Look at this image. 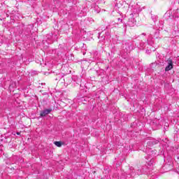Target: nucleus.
<instances>
[{
	"mask_svg": "<svg viewBox=\"0 0 179 179\" xmlns=\"http://www.w3.org/2000/svg\"><path fill=\"white\" fill-rule=\"evenodd\" d=\"M170 13H171V11H167L165 15H169V18L173 19V17H174V15H171Z\"/></svg>",
	"mask_w": 179,
	"mask_h": 179,
	"instance_id": "nucleus-9",
	"label": "nucleus"
},
{
	"mask_svg": "<svg viewBox=\"0 0 179 179\" xmlns=\"http://www.w3.org/2000/svg\"><path fill=\"white\" fill-rule=\"evenodd\" d=\"M101 38H103V40H104V38H103V36L101 37Z\"/></svg>",
	"mask_w": 179,
	"mask_h": 179,
	"instance_id": "nucleus-19",
	"label": "nucleus"
},
{
	"mask_svg": "<svg viewBox=\"0 0 179 179\" xmlns=\"http://www.w3.org/2000/svg\"><path fill=\"white\" fill-rule=\"evenodd\" d=\"M178 159H179V157H178Z\"/></svg>",
	"mask_w": 179,
	"mask_h": 179,
	"instance_id": "nucleus-21",
	"label": "nucleus"
},
{
	"mask_svg": "<svg viewBox=\"0 0 179 179\" xmlns=\"http://www.w3.org/2000/svg\"><path fill=\"white\" fill-rule=\"evenodd\" d=\"M54 145L57 146V148H61V146H62V142H61V141H55Z\"/></svg>",
	"mask_w": 179,
	"mask_h": 179,
	"instance_id": "nucleus-8",
	"label": "nucleus"
},
{
	"mask_svg": "<svg viewBox=\"0 0 179 179\" xmlns=\"http://www.w3.org/2000/svg\"><path fill=\"white\" fill-rule=\"evenodd\" d=\"M51 111H52V109H51V108L45 109V110L41 111L40 117H45V115H48V114H50L51 113Z\"/></svg>",
	"mask_w": 179,
	"mask_h": 179,
	"instance_id": "nucleus-3",
	"label": "nucleus"
},
{
	"mask_svg": "<svg viewBox=\"0 0 179 179\" xmlns=\"http://www.w3.org/2000/svg\"><path fill=\"white\" fill-rule=\"evenodd\" d=\"M82 64H83V65H89V62H87V61H83V62H82Z\"/></svg>",
	"mask_w": 179,
	"mask_h": 179,
	"instance_id": "nucleus-12",
	"label": "nucleus"
},
{
	"mask_svg": "<svg viewBox=\"0 0 179 179\" xmlns=\"http://www.w3.org/2000/svg\"><path fill=\"white\" fill-rule=\"evenodd\" d=\"M118 23H122V19L117 18Z\"/></svg>",
	"mask_w": 179,
	"mask_h": 179,
	"instance_id": "nucleus-13",
	"label": "nucleus"
},
{
	"mask_svg": "<svg viewBox=\"0 0 179 179\" xmlns=\"http://www.w3.org/2000/svg\"><path fill=\"white\" fill-rule=\"evenodd\" d=\"M157 143H159V141L156 140H150L147 142V145H148V146H153L155 145H157Z\"/></svg>",
	"mask_w": 179,
	"mask_h": 179,
	"instance_id": "nucleus-6",
	"label": "nucleus"
},
{
	"mask_svg": "<svg viewBox=\"0 0 179 179\" xmlns=\"http://www.w3.org/2000/svg\"><path fill=\"white\" fill-rule=\"evenodd\" d=\"M171 68H165V71L169 72V71H171Z\"/></svg>",
	"mask_w": 179,
	"mask_h": 179,
	"instance_id": "nucleus-14",
	"label": "nucleus"
},
{
	"mask_svg": "<svg viewBox=\"0 0 179 179\" xmlns=\"http://www.w3.org/2000/svg\"><path fill=\"white\" fill-rule=\"evenodd\" d=\"M130 16H131V17L129 18L127 24L130 27H134V26H135V24H136V20H135V18H134V14H131Z\"/></svg>",
	"mask_w": 179,
	"mask_h": 179,
	"instance_id": "nucleus-2",
	"label": "nucleus"
},
{
	"mask_svg": "<svg viewBox=\"0 0 179 179\" xmlns=\"http://www.w3.org/2000/svg\"><path fill=\"white\" fill-rule=\"evenodd\" d=\"M129 172H130V177H136V176H141L142 174H148L149 173V168L148 166L145 165L142 167L141 169H138L137 172H135V169L134 167L131 166L129 168Z\"/></svg>",
	"mask_w": 179,
	"mask_h": 179,
	"instance_id": "nucleus-1",
	"label": "nucleus"
},
{
	"mask_svg": "<svg viewBox=\"0 0 179 179\" xmlns=\"http://www.w3.org/2000/svg\"><path fill=\"white\" fill-rule=\"evenodd\" d=\"M147 161L146 163L148 164V166H153L155 164V159L152 157L146 158Z\"/></svg>",
	"mask_w": 179,
	"mask_h": 179,
	"instance_id": "nucleus-5",
	"label": "nucleus"
},
{
	"mask_svg": "<svg viewBox=\"0 0 179 179\" xmlns=\"http://www.w3.org/2000/svg\"><path fill=\"white\" fill-rule=\"evenodd\" d=\"M142 34H143V36H146V34H145V33H143Z\"/></svg>",
	"mask_w": 179,
	"mask_h": 179,
	"instance_id": "nucleus-16",
	"label": "nucleus"
},
{
	"mask_svg": "<svg viewBox=\"0 0 179 179\" xmlns=\"http://www.w3.org/2000/svg\"><path fill=\"white\" fill-rule=\"evenodd\" d=\"M152 19L154 22H156L157 20V16H152Z\"/></svg>",
	"mask_w": 179,
	"mask_h": 179,
	"instance_id": "nucleus-11",
	"label": "nucleus"
},
{
	"mask_svg": "<svg viewBox=\"0 0 179 179\" xmlns=\"http://www.w3.org/2000/svg\"><path fill=\"white\" fill-rule=\"evenodd\" d=\"M151 68H159L160 66L159 64H157V62L152 63L150 65Z\"/></svg>",
	"mask_w": 179,
	"mask_h": 179,
	"instance_id": "nucleus-7",
	"label": "nucleus"
},
{
	"mask_svg": "<svg viewBox=\"0 0 179 179\" xmlns=\"http://www.w3.org/2000/svg\"><path fill=\"white\" fill-rule=\"evenodd\" d=\"M100 34H100V33H99V36H100Z\"/></svg>",
	"mask_w": 179,
	"mask_h": 179,
	"instance_id": "nucleus-20",
	"label": "nucleus"
},
{
	"mask_svg": "<svg viewBox=\"0 0 179 179\" xmlns=\"http://www.w3.org/2000/svg\"><path fill=\"white\" fill-rule=\"evenodd\" d=\"M164 66H165V68H173V60L169 59L165 62Z\"/></svg>",
	"mask_w": 179,
	"mask_h": 179,
	"instance_id": "nucleus-4",
	"label": "nucleus"
},
{
	"mask_svg": "<svg viewBox=\"0 0 179 179\" xmlns=\"http://www.w3.org/2000/svg\"><path fill=\"white\" fill-rule=\"evenodd\" d=\"M45 75H50V72L45 73Z\"/></svg>",
	"mask_w": 179,
	"mask_h": 179,
	"instance_id": "nucleus-15",
	"label": "nucleus"
},
{
	"mask_svg": "<svg viewBox=\"0 0 179 179\" xmlns=\"http://www.w3.org/2000/svg\"><path fill=\"white\" fill-rule=\"evenodd\" d=\"M17 135H20V132H17Z\"/></svg>",
	"mask_w": 179,
	"mask_h": 179,
	"instance_id": "nucleus-17",
	"label": "nucleus"
},
{
	"mask_svg": "<svg viewBox=\"0 0 179 179\" xmlns=\"http://www.w3.org/2000/svg\"><path fill=\"white\" fill-rule=\"evenodd\" d=\"M178 10H178H176V13H177V11Z\"/></svg>",
	"mask_w": 179,
	"mask_h": 179,
	"instance_id": "nucleus-18",
	"label": "nucleus"
},
{
	"mask_svg": "<svg viewBox=\"0 0 179 179\" xmlns=\"http://www.w3.org/2000/svg\"><path fill=\"white\" fill-rule=\"evenodd\" d=\"M167 167L169 168V171H170L171 170H173V166L169 165V164H166V165L164 166V169H167Z\"/></svg>",
	"mask_w": 179,
	"mask_h": 179,
	"instance_id": "nucleus-10",
	"label": "nucleus"
}]
</instances>
